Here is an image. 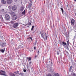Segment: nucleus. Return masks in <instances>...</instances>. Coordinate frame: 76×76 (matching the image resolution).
Here are the masks:
<instances>
[{
	"label": "nucleus",
	"instance_id": "4",
	"mask_svg": "<svg viewBox=\"0 0 76 76\" xmlns=\"http://www.w3.org/2000/svg\"><path fill=\"white\" fill-rule=\"evenodd\" d=\"M71 25L72 26H74L75 25V20L72 19L71 21Z\"/></svg>",
	"mask_w": 76,
	"mask_h": 76
},
{
	"label": "nucleus",
	"instance_id": "31",
	"mask_svg": "<svg viewBox=\"0 0 76 76\" xmlns=\"http://www.w3.org/2000/svg\"><path fill=\"white\" fill-rule=\"evenodd\" d=\"M34 50H36V47H34Z\"/></svg>",
	"mask_w": 76,
	"mask_h": 76
},
{
	"label": "nucleus",
	"instance_id": "38",
	"mask_svg": "<svg viewBox=\"0 0 76 76\" xmlns=\"http://www.w3.org/2000/svg\"><path fill=\"white\" fill-rule=\"evenodd\" d=\"M56 37L57 38V35H56Z\"/></svg>",
	"mask_w": 76,
	"mask_h": 76
},
{
	"label": "nucleus",
	"instance_id": "2",
	"mask_svg": "<svg viewBox=\"0 0 76 76\" xmlns=\"http://www.w3.org/2000/svg\"><path fill=\"white\" fill-rule=\"evenodd\" d=\"M0 73L1 74H0V75L1 76H8L7 75L5 74L6 73V72L3 70L0 71Z\"/></svg>",
	"mask_w": 76,
	"mask_h": 76
},
{
	"label": "nucleus",
	"instance_id": "29",
	"mask_svg": "<svg viewBox=\"0 0 76 76\" xmlns=\"http://www.w3.org/2000/svg\"><path fill=\"white\" fill-rule=\"evenodd\" d=\"M45 36L46 37V40H47V37H48V36H47V35H45Z\"/></svg>",
	"mask_w": 76,
	"mask_h": 76
},
{
	"label": "nucleus",
	"instance_id": "33",
	"mask_svg": "<svg viewBox=\"0 0 76 76\" xmlns=\"http://www.w3.org/2000/svg\"><path fill=\"white\" fill-rule=\"evenodd\" d=\"M59 52L58 51L57 52V55H59V53H58Z\"/></svg>",
	"mask_w": 76,
	"mask_h": 76
},
{
	"label": "nucleus",
	"instance_id": "30",
	"mask_svg": "<svg viewBox=\"0 0 76 76\" xmlns=\"http://www.w3.org/2000/svg\"><path fill=\"white\" fill-rule=\"evenodd\" d=\"M31 25V22H29L28 23V25H29V26H30V25Z\"/></svg>",
	"mask_w": 76,
	"mask_h": 76
},
{
	"label": "nucleus",
	"instance_id": "13",
	"mask_svg": "<svg viewBox=\"0 0 76 76\" xmlns=\"http://www.w3.org/2000/svg\"><path fill=\"white\" fill-rule=\"evenodd\" d=\"M23 9H24V7L23 6H22L21 7L20 9V11H23Z\"/></svg>",
	"mask_w": 76,
	"mask_h": 76
},
{
	"label": "nucleus",
	"instance_id": "18",
	"mask_svg": "<svg viewBox=\"0 0 76 76\" xmlns=\"http://www.w3.org/2000/svg\"><path fill=\"white\" fill-rule=\"evenodd\" d=\"M27 59H28L30 61L31 60V57H27Z\"/></svg>",
	"mask_w": 76,
	"mask_h": 76
},
{
	"label": "nucleus",
	"instance_id": "23",
	"mask_svg": "<svg viewBox=\"0 0 76 76\" xmlns=\"http://www.w3.org/2000/svg\"><path fill=\"white\" fill-rule=\"evenodd\" d=\"M1 52H2L3 53H4V50H3V49H1Z\"/></svg>",
	"mask_w": 76,
	"mask_h": 76
},
{
	"label": "nucleus",
	"instance_id": "25",
	"mask_svg": "<svg viewBox=\"0 0 76 76\" xmlns=\"http://www.w3.org/2000/svg\"><path fill=\"white\" fill-rule=\"evenodd\" d=\"M29 38L31 39V41H32V37H30L29 38H28V39H29Z\"/></svg>",
	"mask_w": 76,
	"mask_h": 76
},
{
	"label": "nucleus",
	"instance_id": "5",
	"mask_svg": "<svg viewBox=\"0 0 76 76\" xmlns=\"http://www.w3.org/2000/svg\"><path fill=\"white\" fill-rule=\"evenodd\" d=\"M5 18L6 20H8L10 19V16L8 14H6L5 15Z\"/></svg>",
	"mask_w": 76,
	"mask_h": 76
},
{
	"label": "nucleus",
	"instance_id": "22",
	"mask_svg": "<svg viewBox=\"0 0 76 76\" xmlns=\"http://www.w3.org/2000/svg\"><path fill=\"white\" fill-rule=\"evenodd\" d=\"M34 26H32V28H31V31L33 30V29H34Z\"/></svg>",
	"mask_w": 76,
	"mask_h": 76
},
{
	"label": "nucleus",
	"instance_id": "3",
	"mask_svg": "<svg viewBox=\"0 0 76 76\" xmlns=\"http://www.w3.org/2000/svg\"><path fill=\"white\" fill-rule=\"evenodd\" d=\"M17 19H18V17L16 15H13L12 18V20H15Z\"/></svg>",
	"mask_w": 76,
	"mask_h": 76
},
{
	"label": "nucleus",
	"instance_id": "46",
	"mask_svg": "<svg viewBox=\"0 0 76 76\" xmlns=\"http://www.w3.org/2000/svg\"><path fill=\"white\" fill-rule=\"evenodd\" d=\"M28 61H29V60H28Z\"/></svg>",
	"mask_w": 76,
	"mask_h": 76
},
{
	"label": "nucleus",
	"instance_id": "39",
	"mask_svg": "<svg viewBox=\"0 0 76 76\" xmlns=\"http://www.w3.org/2000/svg\"><path fill=\"white\" fill-rule=\"evenodd\" d=\"M35 57H37V55L35 56Z\"/></svg>",
	"mask_w": 76,
	"mask_h": 76
},
{
	"label": "nucleus",
	"instance_id": "21",
	"mask_svg": "<svg viewBox=\"0 0 76 76\" xmlns=\"http://www.w3.org/2000/svg\"><path fill=\"white\" fill-rule=\"evenodd\" d=\"M61 10L62 12V13L63 14V12H64V11L63 10V9L62 8H61Z\"/></svg>",
	"mask_w": 76,
	"mask_h": 76
},
{
	"label": "nucleus",
	"instance_id": "12",
	"mask_svg": "<svg viewBox=\"0 0 76 76\" xmlns=\"http://www.w3.org/2000/svg\"><path fill=\"white\" fill-rule=\"evenodd\" d=\"M17 9L16 6L14 5L12 7V9L13 10H15Z\"/></svg>",
	"mask_w": 76,
	"mask_h": 76
},
{
	"label": "nucleus",
	"instance_id": "41",
	"mask_svg": "<svg viewBox=\"0 0 76 76\" xmlns=\"http://www.w3.org/2000/svg\"><path fill=\"white\" fill-rule=\"evenodd\" d=\"M14 73H16V72H15Z\"/></svg>",
	"mask_w": 76,
	"mask_h": 76
},
{
	"label": "nucleus",
	"instance_id": "15",
	"mask_svg": "<svg viewBox=\"0 0 76 76\" xmlns=\"http://www.w3.org/2000/svg\"><path fill=\"white\" fill-rule=\"evenodd\" d=\"M10 76H15V74H14L13 73H12V72H11L10 73Z\"/></svg>",
	"mask_w": 76,
	"mask_h": 76
},
{
	"label": "nucleus",
	"instance_id": "1",
	"mask_svg": "<svg viewBox=\"0 0 76 76\" xmlns=\"http://www.w3.org/2000/svg\"><path fill=\"white\" fill-rule=\"evenodd\" d=\"M62 44H63V45L64 47V48H66V50H69V47L67 45H66V43L63 42H62Z\"/></svg>",
	"mask_w": 76,
	"mask_h": 76
},
{
	"label": "nucleus",
	"instance_id": "47",
	"mask_svg": "<svg viewBox=\"0 0 76 76\" xmlns=\"http://www.w3.org/2000/svg\"><path fill=\"white\" fill-rule=\"evenodd\" d=\"M75 32H76V31H75Z\"/></svg>",
	"mask_w": 76,
	"mask_h": 76
},
{
	"label": "nucleus",
	"instance_id": "8",
	"mask_svg": "<svg viewBox=\"0 0 76 76\" xmlns=\"http://www.w3.org/2000/svg\"><path fill=\"white\" fill-rule=\"evenodd\" d=\"M0 18L2 22H3L4 21V20H3V17H2V13L0 12Z\"/></svg>",
	"mask_w": 76,
	"mask_h": 76
},
{
	"label": "nucleus",
	"instance_id": "10",
	"mask_svg": "<svg viewBox=\"0 0 76 76\" xmlns=\"http://www.w3.org/2000/svg\"><path fill=\"white\" fill-rule=\"evenodd\" d=\"M40 34L42 37V38H43L44 39H45V37H44V33H42L41 32H40Z\"/></svg>",
	"mask_w": 76,
	"mask_h": 76
},
{
	"label": "nucleus",
	"instance_id": "44",
	"mask_svg": "<svg viewBox=\"0 0 76 76\" xmlns=\"http://www.w3.org/2000/svg\"><path fill=\"white\" fill-rule=\"evenodd\" d=\"M61 6H61V7H62Z\"/></svg>",
	"mask_w": 76,
	"mask_h": 76
},
{
	"label": "nucleus",
	"instance_id": "45",
	"mask_svg": "<svg viewBox=\"0 0 76 76\" xmlns=\"http://www.w3.org/2000/svg\"><path fill=\"white\" fill-rule=\"evenodd\" d=\"M24 55H25V56H26L25 54H24Z\"/></svg>",
	"mask_w": 76,
	"mask_h": 76
},
{
	"label": "nucleus",
	"instance_id": "9",
	"mask_svg": "<svg viewBox=\"0 0 76 76\" xmlns=\"http://www.w3.org/2000/svg\"><path fill=\"white\" fill-rule=\"evenodd\" d=\"M12 2H13V1L12 0H7V3L8 4H11L12 3Z\"/></svg>",
	"mask_w": 76,
	"mask_h": 76
},
{
	"label": "nucleus",
	"instance_id": "11",
	"mask_svg": "<svg viewBox=\"0 0 76 76\" xmlns=\"http://www.w3.org/2000/svg\"><path fill=\"white\" fill-rule=\"evenodd\" d=\"M6 45V43L4 42H2L1 44V47H4Z\"/></svg>",
	"mask_w": 76,
	"mask_h": 76
},
{
	"label": "nucleus",
	"instance_id": "36",
	"mask_svg": "<svg viewBox=\"0 0 76 76\" xmlns=\"http://www.w3.org/2000/svg\"><path fill=\"white\" fill-rule=\"evenodd\" d=\"M76 38V36H75L74 37V38Z\"/></svg>",
	"mask_w": 76,
	"mask_h": 76
},
{
	"label": "nucleus",
	"instance_id": "26",
	"mask_svg": "<svg viewBox=\"0 0 76 76\" xmlns=\"http://www.w3.org/2000/svg\"><path fill=\"white\" fill-rule=\"evenodd\" d=\"M10 23H11L12 24H13L14 23V21H11L10 22Z\"/></svg>",
	"mask_w": 76,
	"mask_h": 76
},
{
	"label": "nucleus",
	"instance_id": "19",
	"mask_svg": "<svg viewBox=\"0 0 76 76\" xmlns=\"http://www.w3.org/2000/svg\"><path fill=\"white\" fill-rule=\"evenodd\" d=\"M66 45L68 47H69V40H68L67 41V44Z\"/></svg>",
	"mask_w": 76,
	"mask_h": 76
},
{
	"label": "nucleus",
	"instance_id": "42",
	"mask_svg": "<svg viewBox=\"0 0 76 76\" xmlns=\"http://www.w3.org/2000/svg\"><path fill=\"white\" fill-rule=\"evenodd\" d=\"M13 39H12V41H13Z\"/></svg>",
	"mask_w": 76,
	"mask_h": 76
},
{
	"label": "nucleus",
	"instance_id": "7",
	"mask_svg": "<svg viewBox=\"0 0 76 76\" xmlns=\"http://www.w3.org/2000/svg\"><path fill=\"white\" fill-rule=\"evenodd\" d=\"M18 26V24L17 23H15L13 25V27L14 28H17Z\"/></svg>",
	"mask_w": 76,
	"mask_h": 76
},
{
	"label": "nucleus",
	"instance_id": "34",
	"mask_svg": "<svg viewBox=\"0 0 76 76\" xmlns=\"http://www.w3.org/2000/svg\"><path fill=\"white\" fill-rule=\"evenodd\" d=\"M37 53H38V54H39V51H38L37 52Z\"/></svg>",
	"mask_w": 76,
	"mask_h": 76
},
{
	"label": "nucleus",
	"instance_id": "16",
	"mask_svg": "<svg viewBox=\"0 0 76 76\" xmlns=\"http://www.w3.org/2000/svg\"><path fill=\"white\" fill-rule=\"evenodd\" d=\"M22 14L23 15H25V10H24L23 12H22Z\"/></svg>",
	"mask_w": 76,
	"mask_h": 76
},
{
	"label": "nucleus",
	"instance_id": "14",
	"mask_svg": "<svg viewBox=\"0 0 76 76\" xmlns=\"http://www.w3.org/2000/svg\"><path fill=\"white\" fill-rule=\"evenodd\" d=\"M1 3H2V4H6V2L4 0H1Z\"/></svg>",
	"mask_w": 76,
	"mask_h": 76
},
{
	"label": "nucleus",
	"instance_id": "48",
	"mask_svg": "<svg viewBox=\"0 0 76 76\" xmlns=\"http://www.w3.org/2000/svg\"><path fill=\"white\" fill-rule=\"evenodd\" d=\"M11 42H12V41Z\"/></svg>",
	"mask_w": 76,
	"mask_h": 76
},
{
	"label": "nucleus",
	"instance_id": "6",
	"mask_svg": "<svg viewBox=\"0 0 76 76\" xmlns=\"http://www.w3.org/2000/svg\"><path fill=\"white\" fill-rule=\"evenodd\" d=\"M31 6H32V1L31 0H29V2H28V8H30L31 7Z\"/></svg>",
	"mask_w": 76,
	"mask_h": 76
},
{
	"label": "nucleus",
	"instance_id": "20",
	"mask_svg": "<svg viewBox=\"0 0 76 76\" xmlns=\"http://www.w3.org/2000/svg\"><path fill=\"white\" fill-rule=\"evenodd\" d=\"M72 68H73V67L72 66H71L69 68V71H70H70H71V70L72 69Z\"/></svg>",
	"mask_w": 76,
	"mask_h": 76
},
{
	"label": "nucleus",
	"instance_id": "32",
	"mask_svg": "<svg viewBox=\"0 0 76 76\" xmlns=\"http://www.w3.org/2000/svg\"><path fill=\"white\" fill-rule=\"evenodd\" d=\"M23 72H26V70L25 69H24Z\"/></svg>",
	"mask_w": 76,
	"mask_h": 76
},
{
	"label": "nucleus",
	"instance_id": "35",
	"mask_svg": "<svg viewBox=\"0 0 76 76\" xmlns=\"http://www.w3.org/2000/svg\"><path fill=\"white\" fill-rule=\"evenodd\" d=\"M31 63H32L31 62H30L29 63V64H31Z\"/></svg>",
	"mask_w": 76,
	"mask_h": 76
},
{
	"label": "nucleus",
	"instance_id": "27",
	"mask_svg": "<svg viewBox=\"0 0 76 76\" xmlns=\"http://www.w3.org/2000/svg\"><path fill=\"white\" fill-rule=\"evenodd\" d=\"M47 76H51V74H48Z\"/></svg>",
	"mask_w": 76,
	"mask_h": 76
},
{
	"label": "nucleus",
	"instance_id": "37",
	"mask_svg": "<svg viewBox=\"0 0 76 76\" xmlns=\"http://www.w3.org/2000/svg\"><path fill=\"white\" fill-rule=\"evenodd\" d=\"M45 35H46V33H45Z\"/></svg>",
	"mask_w": 76,
	"mask_h": 76
},
{
	"label": "nucleus",
	"instance_id": "24",
	"mask_svg": "<svg viewBox=\"0 0 76 76\" xmlns=\"http://www.w3.org/2000/svg\"><path fill=\"white\" fill-rule=\"evenodd\" d=\"M64 15L65 16H67V14H66V13L65 12L64 14Z\"/></svg>",
	"mask_w": 76,
	"mask_h": 76
},
{
	"label": "nucleus",
	"instance_id": "40",
	"mask_svg": "<svg viewBox=\"0 0 76 76\" xmlns=\"http://www.w3.org/2000/svg\"><path fill=\"white\" fill-rule=\"evenodd\" d=\"M49 62L50 63V61H49Z\"/></svg>",
	"mask_w": 76,
	"mask_h": 76
},
{
	"label": "nucleus",
	"instance_id": "43",
	"mask_svg": "<svg viewBox=\"0 0 76 76\" xmlns=\"http://www.w3.org/2000/svg\"><path fill=\"white\" fill-rule=\"evenodd\" d=\"M27 27H29V26H27Z\"/></svg>",
	"mask_w": 76,
	"mask_h": 76
},
{
	"label": "nucleus",
	"instance_id": "17",
	"mask_svg": "<svg viewBox=\"0 0 76 76\" xmlns=\"http://www.w3.org/2000/svg\"><path fill=\"white\" fill-rule=\"evenodd\" d=\"M19 75H20L21 76H23V75H24V73H19Z\"/></svg>",
	"mask_w": 76,
	"mask_h": 76
},
{
	"label": "nucleus",
	"instance_id": "28",
	"mask_svg": "<svg viewBox=\"0 0 76 76\" xmlns=\"http://www.w3.org/2000/svg\"><path fill=\"white\" fill-rule=\"evenodd\" d=\"M23 45H21L20 47V48H22L23 47Z\"/></svg>",
	"mask_w": 76,
	"mask_h": 76
}]
</instances>
